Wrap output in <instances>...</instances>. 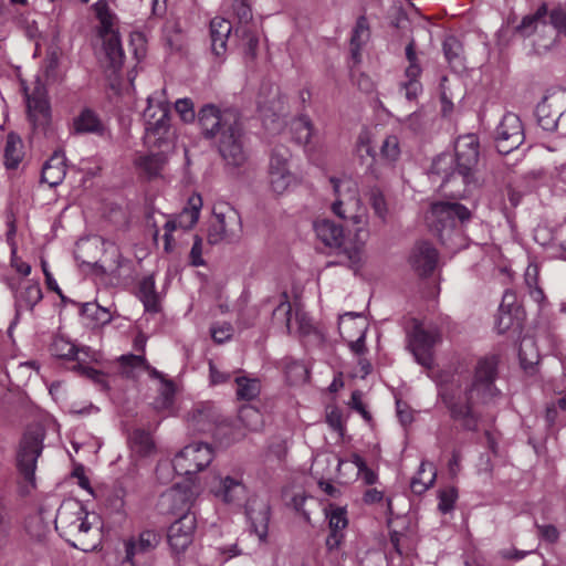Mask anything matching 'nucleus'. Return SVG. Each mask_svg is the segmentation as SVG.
Wrapping results in <instances>:
<instances>
[{
    "label": "nucleus",
    "instance_id": "obj_1",
    "mask_svg": "<svg viewBox=\"0 0 566 566\" xmlns=\"http://www.w3.org/2000/svg\"><path fill=\"white\" fill-rule=\"evenodd\" d=\"M496 377V357H484L478 361L470 384L464 385L460 377L452 378L440 386L439 396L454 420L462 421L468 429H474V408L493 403L501 396L494 385Z\"/></svg>",
    "mask_w": 566,
    "mask_h": 566
},
{
    "label": "nucleus",
    "instance_id": "obj_2",
    "mask_svg": "<svg viewBox=\"0 0 566 566\" xmlns=\"http://www.w3.org/2000/svg\"><path fill=\"white\" fill-rule=\"evenodd\" d=\"M198 120L207 138H216V146L226 166L238 168L248 159L245 138L239 113L232 108L220 109L205 105Z\"/></svg>",
    "mask_w": 566,
    "mask_h": 566
},
{
    "label": "nucleus",
    "instance_id": "obj_3",
    "mask_svg": "<svg viewBox=\"0 0 566 566\" xmlns=\"http://www.w3.org/2000/svg\"><path fill=\"white\" fill-rule=\"evenodd\" d=\"M55 530L73 547L91 552L101 544V521L77 501H65L57 510Z\"/></svg>",
    "mask_w": 566,
    "mask_h": 566
},
{
    "label": "nucleus",
    "instance_id": "obj_4",
    "mask_svg": "<svg viewBox=\"0 0 566 566\" xmlns=\"http://www.w3.org/2000/svg\"><path fill=\"white\" fill-rule=\"evenodd\" d=\"M479 147L476 135L460 136L454 144V155L441 154L433 159L429 172L432 181H440L442 188L448 182L458 179L465 186L475 184Z\"/></svg>",
    "mask_w": 566,
    "mask_h": 566
},
{
    "label": "nucleus",
    "instance_id": "obj_5",
    "mask_svg": "<svg viewBox=\"0 0 566 566\" xmlns=\"http://www.w3.org/2000/svg\"><path fill=\"white\" fill-rule=\"evenodd\" d=\"M335 200L331 206L334 214L344 220H349L357 226L355 240L356 244L350 250H345L349 266H356L360 261V250L368 239L369 232L368 216L359 198L358 188L355 181L349 178L329 179Z\"/></svg>",
    "mask_w": 566,
    "mask_h": 566
},
{
    "label": "nucleus",
    "instance_id": "obj_6",
    "mask_svg": "<svg viewBox=\"0 0 566 566\" xmlns=\"http://www.w3.org/2000/svg\"><path fill=\"white\" fill-rule=\"evenodd\" d=\"M97 20L96 33L103 41V49L109 66L119 69L124 62V51L118 33L119 19L106 0H97L91 7Z\"/></svg>",
    "mask_w": 566,
    "mask_h": 566
},
{
    "label": "nucleus",
    "instance_id": "obj_7",
    "mask_svg": "<svg viewBox=\"0 0 566 566\" xmlns=\"http://www.w3.org/2000/svg\"><path fill=\"white\" fill-rule=\"evenodd\" d=\"M471 217V210L462 203L437 201L431 205L427 219L441 242L446 244L453 232H461L459 227L470 221Z\"/></svg>",
    "mask_w": 566,
    "mask_h": 566
},
{
    "label": "nucleus",
    "instance_id": "obj_8",
    "mask_svg": "<svg viewBox=\"0 0 566 566\" xmlns=\"http://www.w3.org/2000/svg\"><path fill=\"white\" fill-rule=\"evenodd\" d=\"M145 124L144 143L149 148H161L170 144L169 106L167 103L148 96L143 113Z\"/></svg>",
    "mask_w": 566,
    "mask_h": 566
},
{
    "label": "nucleus",
    "instance_id": "obj_9",
    "mask_svg": "<svg viewBox=\"0 0 566 566\" xmlns=\"http://www.w3.org/2000/svg\"><path fill=\"white\" fill-rule=\"evenodd\" d=\"M441 342V332L436 325H424L415 321L408 333V347L418 364L431 367L433 363L432 348Z\"/></svg>",
    "mask_w": 566,
    "mask_h": 566
},
{
    "label": "nucleus",
    "instance_id": "obj_10",
    "mask_svg": "<svg viewBox=\"0 0 566 566\" xmlns=\"http://www.w3.org/2000/svg\"><path fill=\"white\" fill-rule=\"evenodd\" d=\"M213 459V449L207 443L186 446L172 460L178 475H191L208 467Z\"/></svg>",
    "mask_w": 566,
    "mask_h": 566
},
{
    "label": "nucleus",
    "instance_id": "obj_11",
    "mask_svg": "<svg viewBox=\"0 0 566 566\" xmlns=\"http://www.w3.org/2000/svg\"><path fill=\"white\" fill-rule=\"evenodd\" d=\"M44 432L41 428L28 430L20 442L18 452V468L23 476L32 481L36 468V460L43 448Z\"/></svg>",
    "mask_w": 566,
    "mask_h": 566
},
{
    "label": "nucleus",
    "instance_id": "obj_12",
    "mask_svg": "<svg viewBox=\"0 0 566 566\" xmlns=\"http://www.w3.org/2000/svg\"><path fill=\"white\" fill-rule=\"evenodd\" d=\"M524 128L520 117L514 113L503 115L495 130V143L499 153L509 154L524 142Z\"/></svg>",
    "mask_w": 566,
    "mask_h": 566
},
{
    "label": "nucleus",
    "instance_id": "obj_13",
    "mask_svg": "<svg viewBox=\"0 0 566 566\" xmlns=\"http://www.w3.org/2000/svg\"><path fill=\"white\" fill-rule=\"evenodd\" d=\"M214 219L208 230V242L219 244L222 241H231L238 237L241 229V218L239 213L227 208L226 211L213 212Z\"/></svg>",
    "mask_w": 566,
    "mask_h": 566
},
{
    "label": "nucleus",
    "instance_id": "obj_14",
    "mask_svg": "<svg viewBox=\"0 0 566 566\" xmlns=\"http://www.w3.org/2000/svg\"><path fill=\"white\" fill-rule=\"evenodd\" d=\"M202 207V199L199 195H192L189 200L187 207L177 214L176 217L169 219L165 226V245L164 249L167 252H170L174 248L172 242V232L177 229L188 230L191 229L199 219L200 209Z\"/></svg>",
    "mask_w": 566,
    "mask_h": 566
},
{
    "label": "nucleus",
    "instance_id": "obj_15",
    "mask_svg": "<svg viewBox=\"0 0 566 566\" xmlns=\"http://www.w3.org/2000/svg\"><path fill=\"white\" fill-rule=\"evenodd\" d=\"M196 530V516L192 513L182 514L168 528V543L171 551L179 555L192 544Z\"/></svg>",
    "mask_w": 566,
    "mask_h": 566
},
{
    "label": "nucleus",
    "instance_id": "obj_16",
    "mask_svg": "<svg viewBox=\"0 0 566 566\" xmlns=\"http://www.w3.org/2000/svg\"><path fill=\"white\" fill-rule=\"evenodd\" d=\"M29 119L34 128L44 129L51 120V108L44 86L38 82L31 94H25Z\"/></svg>",
    "mask_w": 566,
    "mask_h": 566
},
{
    "label": "nucleus",
    "instance_id": "obj_17",
    "mask_svg": "<svg viewBox=\"0 0 566 566\" xmlns=\"http://www.w3.org/2000/svg\"><path fill=\"white\" fill-rule=\"evenodd\" d=\"M42 290L39 283L31 281L22 282L15 291L14 304L15 314L13 321L10 323L8 333L11 335L13 327L20 321L23 311H32L33 307L42 300Z\"/></svg>",
    "mask_w": 566,
    "mask_h": 566
},
{
    "label": "nucleus",
    "instance_id": "obj_18",
    "mask_svg": "<svg viewBox=\"0 0 566 566\" xmlns=\"http://www.w3.org/2000/svg\"><path fill=\"white\" fill-rule=\"evenodd\" d=\"M216 497L224 503H239L247 496V488L243 483L242 473L220 476L216 485L211 488Z\"/></svg>",
    "mask_w": 566,
    "mask_h": 566
},
{
    "label": "nucleus",
    "instance_id": "obj_19",
    "mask_svg": "<svg viewBox=\"0 0 566 566\" xmlns=\"http://www.w3.org/2000/svg\"><path fill=\"white\" fill-rule=\"evenodd\" d=\"M412 269L421 276L433 272L438 263V251L429 242H418L409 256Z\"/></svg>",
    "mask_w": 566,
    "mask_h": 566
},
{
    "label": "nucleus",
    "instance_id": "obj_20",
    "mask_svg": "<svg viewBox=\"0 0 566 566\" xmlns=\"http://www.w3.org/2000/svg\"><path fill=\"white\" fill-rule=\"evenodd\" d=\"M160 542V536L153 530H145L137 537H130L125 542V560L134 564L138 555L154 551Z\"/></svg>",
    "mask_w": 566,
    "mask_h": 566
},
{
    "label": "nucleus",
    "instance_id": "obj_21",
    "mask_svg": "<svg viewBox=\"0 0 566 566\" xmlns=\"http://www.w3.org/2000/svg\"><path fill=\"white\" fill-rule=\"evenodd\" d=\"M72 129L77 135L94 134L103 137L107 134V127L91 108H84L73 118Z\"/></svg>",
    "mask_w": 566,
    "mask_h": 566
},
{
    "label": "nucleus",
    "instance_id": "obj_22",
    "mask_svg": "<svg viewBox=\"0 0 566 566\" xmlns=\"http://www.w3.org/2000/svg\"><path fill=\"white\" fill-rule=\"evenodd\" d=\"M314 230L317 238L329 248H342L345 235L344 230L339 224L328 219H321L314 223Z\"/></svg>",
    "mask_w": 566,
    "mask_h": 566
},
{
    "label": "nucleus",
    "instance_id": "obj_23",
    "mask_svg": "<svg viewBox=\"0 0 566 566\" xmlns=\"http://www.w3.org/2000/svg\"><path fill=\"white\" fill-rule=\"evenodd\" d=\"M231 31L232 24L224 18L216 17L210 21L211 49L217 56L224 55Z\"/></svg>",
    "mask_w": 566,
    "mask_h": 566
},
{
    "label": "nucleus",
    "instance_id": "obj_24",
    "mask_svg": "<svg viewBox=\"0 0 566 566\" xmlns=\"http://www.w3.org/2000/svg\"><path fill=\"white\" fill-rule=\"evenodd\" d=\"M197 489L192 485L177 484L165 496L171 502V509L176 513H190L189 509L197 496Z\"/></svg>",
    "mask_w": 566,
    "mask_h": 566
},
{
    "label": "nucleus",
    "instance_id": "obj_25",
    "mask_svg": "<svg viewBox=\"0 0 566 566\" xmlns=\"http://www.w3.org/2000/svg\"><path fill=\"white\" fill-rule=\"evenodd\" d=\"M548 7L542 3L534 13L525 15L521 23L516 27V32L522 36L528 38L537 31L548 29L547 24Z\"/></svg>",
    "mask_w": 566,
    "mask_h": 566
},
{
    "label": "nucleus",
    "instance_id": "obj_26",
    "mask_svg": "<svg viewBox=\"0 0 566 566\" xmlns=\"http://www.w3.org/2000/svg\"><path fill=\"white\" fill-rule=\"evenodd\" d=\"M66 174L65 158L62 153L55 151L43 165L42 181L50 187L60 185Z\"/></svg>",
    "mask_w": 566,
    "mask_h": 566
},
{
    "label": "nucleus",
    "instance_id": "obj_27",
    "mask_svg": "<svg viewBox=\"0 0 566 566\" xmlns=\"http://www.w3.org/2000/svg\"><path fill=\"white\" fill-rule=\"evenodd\" d=\"M166 163L167 156L164 150L138 155L135 159L138 171L149 179L159 176Z\"/></svg>",
    "mask_w": 566,
    "mask_h": 566
},
{
    "label": "nucleus",
    "instance_id": "obj_28",
    "mask_svg": "<svg viewBox=\"0 0 566 566\" xmlns=\"http://www.w3.org/2000/svg\"><path fill=\"white\" fill-rule=\"evenodd\" d=\"M247 515L250 521L251 531L258 536L260 543H264L268 537L270 509L265 503L258 509L248 507Z\"/></svg>",
    "mask_w": 566,
    "mask_h": 566
},
{
    "label": "nucleus",
    "instance_id": "obj_29",
    "mask_svg": "<svg viewBox=\"0 0 566 566\" xmlns=\"http://www.w3.org/2000/svg\"><path fill=\"white\" fill-rule=\"evenodd\" d=\"M369 24L365 15H360L353 29L350 38V55L355 64L360 62V50L369 40Z\"/></svg>",
    "mask_w": 566,
    "mask_h": 566
},
{
    "label": "nucleus",
    "instance_id": "obj_30",
    "mask_svg": "<svg viewBox=\"0 0 566 566\" xmlns=\"http://www.w3.org/2000/svg\"><path fill=\"white\" fill-rule=\"evenodd\" d=\"M437 479V470L434 465L428 461H421L416 475L410 482L411 491L415 494H423L431 488Z\"/></svg>",
    "mask_w": 566,
    "mask_h": 566
},
{
    "label": "nucleus",
    "instance_id": "obj_31",
    "mask_svg": "<svg viewBox=\"0 0 566 566\" xmlns=\"http://www.w3.org/2000/svg\"><path fill=\"white\" fill-rule=\"evenodd\" d=\"M138 297L147 312L158 313L160 311L159 297L156 292V284L153 275L145 276L140 280Z\"/></svg>",
    "mask_w": 566,
    "mask_h": 566
},
{
    "label": "nucleus",
    "instance_id": "obj_32",
    "mask_svg": "<svg viewBox=\"0 0 566 566\" xmlns=\"http://www.w3.org/2000/svg\"><path fill=\"white\" fill-rule=\"evenodd\" d=\"M128 444L132 453L137 458L148 457L155 450L150 433L143 429L133 430L128 437Z\"/></svg>",
    "mask_w": 566,
    "mask_h": 566
},
{
    "label": "nucleus",
    "instance_id": "obj_33",
    "mask_svg": "<svg viewBox=\"0 0 566 566\" xmlns=\"http://www.w3.org/2000/svg\"><path fill=\"white\" fill-rule=\"evenodd\" d=\"M292 132L295 140L301 145H308L316 135V129L308 115L301 114L292 122Z\"/></svg>",
    "mask_w": 566,
    "mask_h": 566
},
{
    "label": "nucleus",
    "instance_id": "obj_34",
    "mask_svg": "<svg viewBox=\"0 0 566 566\" xmlns=\"http://www.w3.org/2000/svg\"><path fill=\"white\" fill-rule=\"evenodd\" d=\"M3 157L4 165L9 169H14L20 164L23 157L22 140L17 134L9 133L7 135Z\"/></svg>",
    "mask_w": 566,
    "mask_h": 566
},
{
    "label": "nucleus",
    "instance_id": "obj_35",
    "mask_svg": "<svg viewBox=\"0 0 566 566\" xmlns=\"http://www.w3.org/2000/svg\"><path fill=\"white\" fill-rule=\"evenodd\" d=\"M520 364L524 370L532 369L539 360V353L532 337H523L518 350Z\"/></svg>",
    "mask_w": 566,
    "mask_h": 566
},
{
    "label": "nucleus",
    "instance_id": "obj_36",
    "mask_svg": "<svg viewBox=\"0 0 566 566\" xmlns=\"http://www.w3.org/2000/svg\"><path fill=\"white\" fill-rule=\"evenodd\" d=\"M360 326H367L359 315L347 313L339 318L338 331L342 338L347 343L359 335Z\"/></svg>",
    "mask_w": 566,
    "mask_h": 566
},
{
    "label": "nucleus",
    "instance_id": "obj_37",
    "mask_svg": "<svg viewBox=\"0 0 566 566\" xmlns=\"http://www.w3.org/2000/svg\"><path fill=\"white\" fill-rule=\"evenodd\" d=\"M272 319L274 324L285 327L289 333H293L294 326L292 305L287 298L286 293L281 295L280 303L273 310Z\"/></svg>",
    "mask_w": 566,
    "mask_h": 566
},
{
    "label": "nucleus",
    "instance_id": "obj_38",
    "mask_svg": "<svg viewBox=\"0 0 566 566\" xmlns=\"http://www.w3.org/2000/svg\"><path fill=\"white\" fill-rule=\"evenodd\" d=\"M237 389L235 394L240 400H253L261 392V382L258 378H250L247 376H239L235 378Z\"/></svg>",
    "mask_w": 566,
    "mask_h": 566
},
{
    "label": "nucleus",
    "instance_id": "obj_39",
    "mask_svg": "<svg viewBox=\"0 0 566 566\" xmlns=\"http://www.w3.org/2000/svg\"><path fill=\"white\" fill-rule=\"evenodd\" d=\"M76 345L73 344L69 338L56 335L52 339L50 345L51 355L55 358L73 361L76 356Z\"/></svg>",
    "mask_w": 566,
    "mask_h": 566
},
{
    "label": "nucleus",
    "instance_id": "obj_40",
    "mask_svg": "<svg viewBox=\"0 0 566 566\" xmlns=\"http://www.w3.org/2000/svg\"><path fill=\"white\" fill-rule=\"evenodd\" d=\"M400 140L397 135H387L379 147V156L382 161L394 165L400 158Z\"/></svg>",
    "mask_w": 566,
    "mask_h": 566
},
{
    "label": "nucleus",
    "instance_id": "obj_41",
    "mask_svg": "<svg viewBox=\"0 0 566 566\" xmlns=\"http://www.w3.org/2000/svg\"><path fill=\"white\" fill-rule=\"evenodd\" d=\"M176 385L167 379L160 382L159 395L155 400V408L160 411L171 412L175 402Z\"/></svg>",
    "mask_w": 566,
    "mask_h": 566
},
{
    "label": "nucleus",
    "instance_id": "obj_42",
    "mask_svg": "<svg viewBox=\"0 0 566 566\" xmlns=\"http://www.w3.org/2000/svg\"><path fill=\"white\" fill-rule=\"evenodd\" d=\"M239 420L250 431H258L263 426V416L252 406H243L239 410Z\"/></svg>",
    "mask_w": 566,
    "mask_h": 566
},
{
    "label": "nucleus",
    "instance_id": "obj_43",
    "mask_svg": "<svg viewBox=\"0 0 566 566\" xmlns=\"http://www.w3.org/2000/svg\"><path fill=\"white\" fill-rule=\"evenodd\" d=\"M291 153L290 149L283 145L275 146L271 153L269 171H284L290 170Z\"/></svg>",
    "mask_w": 566,
    "mask_h": 566
},
{
    "label": "nucleus",
    "instance_id": "obj_44",
    "mask_svg": "<svg viewBox=\"0 0 566 566\" xmlns=\"http://www.w3.org/2000/svg\"><path fill=\"white\" fill-rule=\"evenodd\" d=\"M269 180L271 189L281 195L285 192L289 187L295 182V176L291 172V170L284 171H269Z\"/></svg>",
    "mask_w": 566,
    "mask_h": 566
},
{
    "label": "nucleus",
    "instance_id": "obj_45",
    "mask_svg": "<svg viewBox=\"0 0 566 566\" xmlns=\"http://www.w3.org/2000/svg\"><path fill=\"white\" fill-rule=\"evenodd\" d=\"M120 370L124 375L129 376L137 368H148V361L144 354L122 355L117 359Z\"/></svg>",
    "mask_w": 566,
    "mask_h": 566
},
{
    "label": "nucleus",
    "instance_id": "obj_46",
    "mask_svg": "<svg viewBox=\"0 0 566 566\" xmlns=\"http://www.w3.org/2000/svg\"><path fill=\"white\" fill-rule=\"evenodd\" d=\"M326 517L328 518V527L331 533H343L348 524L346 511L342 507L331 506L326 512Z\"/></svg>",
    "mask_w": 566,
    "mask_h": 566
},
{
    "label": "nucleus",
    "instance_id": "obj_47",
    "mask_svg": "<svg viewBox=\"0 0 566 566\" xmlns=\"http://www.w3.org/2000/svg\"><path fill=\"white\" fill-rule=\"evenodd\" d=\"M73 370L77 371L81 376L91 379L94 384H96L102 390L108 389V382L106 379V375L101 370H97L88 365H74Z\"/></svg>",
    "mask_w": 566,
    "mask_h": 566
},
{
    "label": "nucleus",
    "instance_id": "obj_48",
    "mask_svg": "<svg viewBox=\"0 0 566 566\" xmlns=\"http://www.w3.org/2000/svg\"><path fill=\"white\" fill-rule=\"evenodd\" d=\"M73 370L77 371L81 376L91 379L94 384H96L102 390L108 389V382L106 379V375L101 370H97L88 365H74Z\"/></svg>",
    "mask_w": 566,
    "mask_h": 566
},
{
    "label": "nucleus",
    "instance_id": "obj_49",
    "mask_svg": "<svg viewBox=\"0 0 566 566\" xmlns=\"http://www.w3.org/2000/svg\"><path fill=\"white\" fill-rule=\"evenodd\" d=\"M73 370L77 371L81 376L91 379L94 384H96L102 390L108 389V382L106 379V375L101 370H97L88 365H74Z\"/></svg>",
    "mask_w": 566,
    "mask_h": 566
},
{
    "label": "nucleus",
    "instance_id": "obj_50",
    "mask_svg": "<svg viewBox=\"0 0 566 566\" xmlns=\"http://www.w3.org/2000/svg\"><path fill=\"white\" fill-rule=\"evenodd\" d=\"M406 57L408 66L406 67L405 75L408 80H418L422 70L418 63L417 53L415 51V42L411 41L406 46Z\"/></svg>",
    "mask_w": 566,
    "mask_h": 566
},
{
    "label": "nucleus",
    "instance_id": "obj_51",
    "mask_svg": "<svg viewBox=\"0 0 566 566\" xmlns=\"http://www.w3.org/2000/svg\"><path fill=\"white\" fill-rule=\"evenodd\" d=\"M538 268L537 265L530 264L525 271V283L530 289V294L536 302L544 298L543 291L537 286Z\"/></svg>",
    "mask_w": 566,
    "mask_h": 566
},
{
    "label": "nucleus",
    "instance_id": "obj_52",
    "mask_svg": "<svg viewBox=\"0 0 566 566\" xmlns=\"http://www.w3.org/2000/svg\"><path fill=\"white\" fill-rule=\"evenodd\" d=\"M438 499V510L443 514L449 513L454 507V503L458 499V491L454 486H448L439 491Z\"/></svg>",
    "mask_w": 566,
    "mask_h": 566
},
{
    "label": "nucleus",
    "instance_id": "obj_53",
    "mask_svg": "<svg viewBox=\"0 0 566 566\" xmlns=\"http://www.w3.org/2000/svg\"><path fill=\"white\" fill-rule=\"evenodd\" d=\"M369 202L375 214L381 220H386L388 207L384 193L378 188H373L370 190Z\"/></svg>",
    "mask_w": 566,
    "mask_h": 566
},
{
    "label": "nucleus",
    "instance_id": "obj_54",
    "mask_svg": "<svg viewBox=\"0 0 566 566\" xmlns=\"http://www.w3.org/2000/svg\"><path fill=\"white\" fill-rule=\"evenodd\" d=\"M164 38L171 50H178L181 46V32L176 21H167L164 27Z\"/></svg>",
    "mask_w": 566,
    "mask_h": 566
},
{
    "label": "nucleus",
    "instance_id": "obj_55",
    "mask_svg": "<svg viewBox=\"0 0 566 566\" xmlns=\"http://www.w3.org/2000/svg\"><path fill=\"white\" fill-rule=\"evenodd\" d=\"M549 21L557 33L566 35V1L549 12Z\"/></svg>",
    "mask_w": 566,
    "mask_h": 566
},
{
    "label": "nucleus",
    "instance_id": "obj_56",
    "mask_svg": "<svg viewBox=\"0 0 566 566\" xmlns=\"http://www.w3.org/2000/svg\"><path fill=\"white\" fill-rule=\"evenodd\" d=\"M27 531L36 539H42L49 532V525L43 523L42 516L36 514L27 521Z\"/></svg>",
    "mask_w": 566,
    "mask_h": 566
},
{
    "label": "nucleus",
    "instance_id": "obj_57",
    "mask_svg": "<svg viewBox=\"0 0 566 566\" xmlns=\"http://www.w3.org/2000/svg\"><path fill=\"white\" fill-rule=\"evenodd\" d=\"M238 32L242 33V39L244 41V46H245V54L249 55L251 59H253L255 56V54H256L259 39L247 27H243L241 29H237V33Z\"/></svg>",
    "mask_w": 566,
    "mask_h": 566
},
{
    "label": "nucleus",
    "instance_id": "obj_58",
    "mask_svg": "<svg viewBox=\"0 0 566 566\" xmlns=\"http://www.w3.org/2000/svg\"><path fill=\"white\" fill-rule=\"evenodd\" d=\"M514 322L515 315L513 314L512 310L501 311V308H499L495 323L499 333H505L506 331L512 328L514 326Z\"/></svg>",
    "mask_w": 566,
    "mask_h": 566
},
{
    "label": "nucleus",
    "instance_id": "obj_59",
    "mask_svg": "<svg viewBox=\"0 0 566 566\" xmlns=\"http://www.w3.org/2000/svg\"><path fill=\"white\" fill-rule=\"evenodd\" d=\"M233 327L230 323H222L211 327V337L218 344H222L232 337Z\"/></svg>",
    "mask_w": 566,
    "mask_h": 566
},
{
    "label": "nucleus",
    "instance_id": "obj_60",
    "mask_svg": "<svg viewBox=\"0 0 566 566\" xmlns=\"http://www.w3.org/2000/svg\"><path fill=\"white\" fill-rule=\"evenodd\" d=\"M357 153L363 156L366 154L367 156L375 157V151L371 146L370 134L368 130H363L359 133L357 143H356Z\"/></svg>",
    "mask_w": 566,
    "mask_h": 566
},
{
    "label": "nucleus",
    "instance_id": "obj_61",
    "mask_svg": "<svg viewBox=\"0 0 566 566\" xmlns=\"http://www.w3.org/2000/svg\"><path fill=\"white\" fill-rule=\"evenodd\" d=\"M293 326V332H297L303 335H307L312 331L311 319L305 313L298 310L295 311Z\"/></svg>",
    "mask_w": 566,
    "mask_h": 566
},
{
    "label": "nucleus",
    "instance_id": "obj_62",
    "mask_svg": "<svg viewBox=\"0 0 566 566\" xmlns=\"http://www.w3.org/2000/svg\"><path fill=\"white\" fill-rule=\"evenodd\" d=\"M98 353L87 346L76 347V356L74 360L76 365H88L92 361H97Z\"/></svg>",
    "mask_w": 566,
    "mask_h": 566
},
{
    "label": "nucleus",
    "instance_id": "obj_63",
    "mask_svg": "<svg viewBox=\"0 0 566 566\" xmlns=\"http://www.w3.org/2000/svg\"><path fill=\"white\" fill-rule=\"evenodd\" d=\"M232 8L240 23H248L252 19L251 8L244 0H234Z\"/></svg>",
    "mask_w": 566,
    "mask_h": 566
},
{
    "label": "nucleus",
    "instance_id": "obj_64",
    "mask_svg": "<svg viewBox=\"0 0 566 566\" xmlns=\"http://www.w3.org/2000/svg\"><path fill=\"white\" fill-rule=\"evenodd\" d=\"M175 107L185 122H189L195 118L193 104L189 98L178 99Z\"/></svg>",
    "mask_w": 566,
    "mask_h": 566
}]
</instances>
